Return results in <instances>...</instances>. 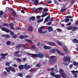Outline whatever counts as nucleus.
<instances>
[{
    "label": "nucleus",
    "instance_id": "obj_1",
    "mask_svg": "<svg viewBox=\"0 0 78 78\" xmlns=\"http://www.w3.org/2000/svg\"><path fill=\"white\" fill-rule=\"evenodd\" d=\"M31 67L30 65L27 66V64H25L24 65H20L19 66L18 68L20 70H22L23 69H25V70H27Z\"/></svg>",
    "mask_w": 78,
    "mask_h": 78
},
{
    "label": "nucleus",
    "instance_id": "obj_2",
    "mask_svg": "<svg viewBox=\"0 0 78 78\" xmlns=\"http://www.w3.org/2000/svg\"><path fill=\"white\" fill-rule=\"evenodd\" d=\"M5 70H6L7 72H8L9 73L10 72V70H11L12 72H16L15 68H14V67H12L11 66H9L8 68V67H5Z\"/></svg>",
    "mask_w": 78,
    "mask_h": 78
},
{
    "label": "nucleus",
    "instance_id": "obj_3",
    "mask_svg": "<svg viewBox=\"0 0 78 78\" xmlns=\"http://www.w3.org/2000/svg\"><path fill=\"white\" fill-rule=\"evenodd\" d=\"M45 26H41V27L38 29L39 33L41 34L44 33V34H45V33H47V31H43L42 32V30L45 29Z\"/></svg>",
    "mask_w": 78,
    "mask_h": 78
},
{
    "label": "nucleus",
    "instance_id": "obj_4",
    "mask_svg": "<svg viewBox=\"0 0 78 78\" xmlns=\"http://www.w3.org/2000/svg\"><path fill=\"white\" fill-rule=\"evenodd\" d=\"M55 57V56L54 55L51 56L50 57L51 60L50 62L52 64H54L55 62H56V59L54 58Z\"/></svg>",
    "mask_w": 78,
    "mask_h": 78
},
{
    "label": "nucleus",
    "instance_id": "obj_5",
    "mask_svg": "<svg viewBox=\"0 0 78 78\" xmlns=\"http://www.w3.org/2000/svg\"><path fill=\"white\" fill-rule=\"evenodd\" d=\"M27 46H28V44H20L16 45V48H19L22 47H23V48H25V47H27Z\"/></svg>",
    "mask_w": 78,
    "mask_h": 78
},
{
    "label": "nucleus",
    "instance_id": "obj_6",
    "mask_svg": "<svg viewBox=\"0 0 78 78\" xmlns=\"http://www.w3.org/2000/svg\"><path fill=\"white\" fill-rule=\"evenodd\" d=\"M64 62H66L67 61L69 63L70 62V58L68 56H64L63 58Z\"/></svg>",
    "mask_w": 78,
    "mask_h": 78
},
{
    "label": "nucleus",
    "instance_id": "obj_7",
    "mask_svg": "<svg viewBox=\"0 0 78 78\" xmlns=\"http://www.w3.org/2000/svg\"><path fill=\"white\" fill-rule=\"evenodd\" d=\"M66 18V23H68V22H69L70 20L69 19H72V16H67L65 17Z\"/></svg>",
    "mask_w": 78,
    "mask_h": 78
},
{
    "label": "nucleus",
    "instance_id": "obj_8",
    "mask_svg": "<svg viewBox=\"0 0 78 78\" xmlns=\"http://www.w3.org/2000/svg\"><path fill=\"white\" fill-rule=\"evenodd\" d=\"M27 55H31L32 58H37V54H32L30 53H27Z\"/></svg>",
    "mask_w": 78,
    "mask_h": 78
},
{
    "label": "nucleus",
    "instance_id": "obj_9",
    "mask_svg": "<svg viewBox=\"0 0 78 78\" xmlns=\"http://www.w3.org/2000/svg\"><path fill=\"white\" fill-rule=\"evenodd\" d=\"M37 55V57L39 58H43L44 57V55L43 54H42V53L41 52H39Z\"/></svg>",
    "mask_w": 78,
    "mask_h": 78
},
{
    "label": "nucleus",
    "instance_id": "obj_10",
    "mask_svg": "<svg viewBox=\"0 0 78 78\" xmlns=\"http://www.w3.org/2000/svg\"><path fill=\"white\" fill-rule=\"evenodd\" d=\"M8 55V53H6L5 54H1V58L2 59H5V57L6 56H7Z\"/></svg>",
    "mask_w": 78,
    "mask_h": 78
},
{
    "label": "nucleus",
    "instance_id": "obj_11",
    "mask_svg": "<svg viewBox=\"0 0 78 78\" xmlns=\"http://www.w3.org/2000/svg\"><path fill=\"white\" fill-rule=\"evenodd\" d=\"M28 37V36L27 35L23 36L22 35H20L19 37V38L21 39H23L24 38H27Z\"/></svg>",
    "mask_w": 78,
    "mask_h": 78
},
{
    "label": "nucleus",
    "instance_id": "obj_12",
    "mask_svg": "<svg viewBox=\"0 0 78 78\" xmlns=\"http://www.w3.org/2000/svg\"><path fill=\"white\" fill-rule=\"evenodd\" d=\"M35 20V17L34 16H32L31 17H30L29 19V22H31L32 21H34Z\"/></svg>",
    "mask_w": 78,
    "mask_h": 78
},
{
    "label": "nucleus",
    "instance_id": "obj_13",
    "mask_svg": "<svg viewBox=\"0 0 78 78\" xmlns=\"http://www.w3.org/2000/svg\"><path fill=\"white\" fill-rule=\"evenodd\" d=\"M56 51L58 53V54H60L62 56H64V53L62 52H61L60 51H59L58 49H56Z\"/></svg>",
    "mask_w": 78,
    "mask_h": 78
},
{
    "label": "nucleus",
    "instance_id": "obj_14",
    "mask_svg": "<svg viewBox=\"0 0 78 78\" xmlns=\"http://www.w3.org/2000/svg\"><path fill=\"white\" fill-rule=\"evenodd\" d=\"M63 49H64L65 53H67L68 52V49L66 47H63Z\"/></svg>",
    "mask_w": 78,
    "mask_h": 78
},
{
    "label": "nucleus",
    "instance_id": "obj_15",
    "mask_svg": "<svg viewBox=\"0 0 78 78\" xmlns=\"http://www.w3.org/2000/svg\"><path fill=\"white\" fill-rule=\"evenodd\" d=\"M6 44L7 46H9L11 44V41H8L6 42Z\"/></svg>",
    "mask_w": 78,
    "mask_h": 78
},
{
    "label": "nucleus",
    "instance_id": "obj_16",
    "mask_svg": "<svg viewBox=\"0 0 78 78\" xmlns=\"http://www.w3.org/2000/svg\"><path fill=\"white\" fill-rule=\"evenodd\" d=\"M73 43H77L78 44V40L76 38L74 39L72 41Z\"/></svg>",
    "mask_w": 78,
    "mask_h": 78
},
{
    "label": "nucleus",
    "instance_id": "obj_17",
    "mask_svg": "<svg viewBox=\"0 0 78 78\" xmlns=\"http://www.w3.org/2000/svg\"><path fill=\"white\" fill-rule=\"evenodd\" d=\"M56 51V49H53L50 50V51L51 53H55V51Z\"/></svg>",
    "mask_w": 78,
    "mask_h": 78
},
{
    "label": "nucleus",
    "instance_id": "obj_18",
    "mask_svg": "<svg viewBox=\"0 0 78 78\" xmlns=\"http://www.w3.org/2000/svg\"><path fill=\"white\" fill-rule=\"evenodd\" d=\"M48 19H49V16H48L47 17H46L45 19L44 23H46V22H48Z\"/></svg>",
    "mask_w": 78,
    "mask_h": 78
},
{
    "label": "nucleus",
    "instance_id": "obj_19",
    "mask_svg": "<svg viewBox=\"0 0 78 78\" xmlns=\"http://www.w3.org/2000/svg\"><path fill=\"white\" fill-rule=\"evenodd\" d=\"M25 40L26 42H29V43H30V44H32L33 43V42H32V41L30 40H28L27 39H25Z\"/></svg>",
    "mask_w": 78,
    "mask_h": 78
},
{
    "label": "nucleus",
    "instance_id": "obj_20",
    "mask_svg": "<svg viewBox=\"0 0 78 78\" xmlns=\"http://www.w3.org/2000/svg\"><path fill=\"white\" fill-rule=\"evenodd\" d=\"M37 10H38L39 11H41V9L39 8H38L37 9H36V8H34L33 9V11H37Z\"/></svg>",
    "mask_w": 78,
    "mask_h": 78
},
{
    "label": "nucleus",
    "instance_id": "obj_21",
    "mask_svg": "<svg viewBox=\"0 0 78 78\" xmlns=\"http://www.w3.org/2000/svg\"><path fill=\"white\" fill-rule=\"evenodd\" d=\"M49 45H52V46H55L56 45V44L53 42H49Z\"/></svg>",
    "mask_w": 78,
    "mask_h": 78
},
{
    "label": "nucleus",
    "instance_id": "obj_22",
    "mask_svg": "<svg viewBox=\"0 0 78 78\" xmlns=\"http://www.w3.org/2000/svg\"><path fill=\"white\" fill-rule=\"evenodd\" d=\"M38 3H39V1L37 0H35L34 2V3H33V5H36L38 4Z\"/></svg>",
    "mask_w": 78,
    "mask_h": 78
},
{
    "label": "nucleus",
    "instance_id": "obj_23",
    "mask_svg": "<svg viewBox=\"0 0 78 78\" xmlns=\"http://www.w3.org/2000/svg\"><path fill=\"white\" fill-rule=\"evenodd\" d=\"M28 30L29 31H30V32H31L33 30V27H30Z\"/></svg>",
    "mask_w": 78,
    "mask_h": 78
},
{
    "label": "nucleus",
    "instance_id": "obj_24",
    "mask_svg": "<svg viewBox=\"0 0 78 78\" xmlns=\"http://www.w3.org/2000/svg\"><path fill=\"white\" fill-rule=\"evenodd\" d=\"M48 15V13L46 12V13H44V14L41 15V17H44L45 16H47Z\"/></svg>",
    "mask_w": 78,
    "mask_h": 78
},
{
    "label": "nucleus",
    "instance_id": "obj_25",
    "mask_svg": "<svg viewBox=\"0 0 78 78\" xmlns=\"http://www.w3.org/2000/svg\"><path fill=\"white\" fill-rule=\"evenodd\" d=\"M77 28V27H76V26H74L73 27H72V31H75V30H76Z\"/></svg>",
    "mask_w": 78,
    "mask_h": 78
},
{
    "label": "nucleus",
    "instance_id": "obj_26",
    "mask_svg": "<svg viewBox=\"0 0 78 78\" xmlns=\"http://www.w3.org/2000/svg\"><path fill=\"white\" fill-rule=\"evenodd\" d=\"M54 77L56 78H60L61 76H60V75L59 74H55V76Z\"/></svg>",
    "mask_w": 78,
    "mask_h": 78
},
{
    "label": "nucleus",
    "instance_id": "obj_27",
    "mask_svg": "<svg viewBox=\"0 0 78 78\" xmlns=\"http://www.w3.org/2000/svg\"><path fill=\"white\" fill-rule=\"evenodd\" d=\"M67 9H61L60 10L61 12H64L65 11H66L67 10Z\"/></svg>",
    "mask_w": 78,
    "mask_h": 78
},
{
    "label": "nucleus",
    "instance_id": "obj_28",
    "mask_svg": "<svg viewBox=\"0 0 78 78\" xmlns=\"http://www.w3.org/2000/svg\"><path fill=\"white\" fill-rule=\"evenodd\" d=\"M53 31V28L51 27H49V32H51V31Z\"/></svg>",
    "mask_w": 78,
    "mask_h": 78
},
{
    "label": "nucleus",
    "instance_id": "obj_29",
    "mask_svg": "<svg viewBox=\"0 0 78 78\" xmlns=\"http://www.w3.org/2000/svg\"><path fill=\"white\" fill-rule=\"evenodd\" d=\"M43 48L44 49H45L46 50H48L49 49V46H44L43 47Z\"/></svg>",
    "mask_w": 78,
    "mask_h": 78
},
{
    "label": "nucleus",
    "instance_id": "obj_30",
    "mask_svg": "<svg viewBox=\"0 0 78 78\" xmlns=\"http://www.w3.org/2000/svg\"><path fill=\"white\" fill-rule=\"evenodd\" d=\"M17 75L20 76V77H23V74L21 73H17Z\"/></svg>",
    "mask_w": 78,
    "mask_h": 78
},
{
    "label": "nucleus",
    "instance_id": "obj_31",
    "mask_svg": "<svg viewBox=\"0 0 78 78\" xmlns=\"http://www.w3.org/2000/svg\"><path fill=\"white\" fill-rule=\"evenodd\" d=\"M36 70V69L35 68H33L30 69L29 71L30 72H34V71H35Z\"/></svg>",
    "mask_w": 78,
    "mask_h": 78
},
{
    "label": "nucleus",
    "instance_id": "obj_32",
    "mask_svg": "<svg viewBox=\"0 0 78 78\" xmlns=\"http://www.w3.org/2000/svg\"><path fill=\"white\" fill-rule=\"evenodd\" d=\"M50 75H51V76H53L54 77H55V73H54V72H52L51 73H50Z\"/></svg>",
    "mask_w": 78,
    "mask_h": 78
},
{
    "label": "nucleus",
    "instance_id": "obj_33",
    "mask_svg": "<svg viewBox=\"0 0 78 78\" xmlns=\"http://www.w3.org/2000/svg\"><path fill=\"white\" fill-rule=\"evenodd\" d=\"M16 11H15L13 10L12 12V15L13 16H16Z\"/></svg>",
    "mask_w": 78,
    "mask_h": 78
},
{
    "label": "nucleus",
    "instance_id": "obj_34",
    "mask_svg": "<svg viewBox=\"0 0 78 78\" xmlns=\"http://www.w3.org/2000/svg\"><path fill=\"white\" fill-rule=\"evenodd\" d=\"M9 24L6 23H4L3 25V27H9Z\"/></svg>",
    "mask_w": 78,
    "mask_h": 78
},
{
    "label": "nucleus",
    "instance_id": "obj_35",
    "mask_svg": "<svg viewBox=\"0 0 78 78\" xmlns=\"http://www.w3.org/2000/svg\"><path fill=\"white\" fill-rule=\"evenodd\" d=\"M57 43L59 45H60V46H62V43H61V42L57 41Z\"/></svg>",
    "mask_w": 78,
    "mask_h": 78
},
{
    "label": "nucleus",
    "instance_id": "obj_36",
    "mask_svg": "<svg viewBox=\"0 0 78 78\" xmlns=\"http://www.w3.org/2000/svg\"><path fill=\"white\" fill-rule=\"evenodd\" d=\"M75 0H72L70 2V3L71 5H73V4H74L75 3V2H76Z\"/></svg>",
    "mask_w": 78,
    "mask_h": 78
},
{
    "label": "nucleus",
    "instance_id": "obj_37",
    "mask_svg": "<svg viewBox=\"0 0 78 78\" xmlns=\"http://www.w3.org/2000/svg\"><path fill=\"white\" fill-rule=\"evenodd\" d=\"M49 21H50L51 22H53V18H50V16H49Z\"/></svg>",
    "mask_w": 78,
    "mask_h": 78
},
{
    "label": "nucleus",
    "instance_id": "obj_38",
    "mask_svg": "<svg viewBox=\"0 0 78 78\" xmlns=\"http://www.w3.org/2000/svg\"><path fill=\"white\" fill-rule=\"evenodd\" d=\"M5 32H6V33H9V32H10V30L6 28L5 30Z\"/></svg>",
    "mask_w": 78,
    "mask_h": 78
},
{
    "label": "nucleus",
    "instance_id": "obj_39",
    "mask_svg": "<svg viewBox=\"0 0 78 78\" xmlns=\"http://www.w3.org/2000/svg\"><path fill=\"white\" fill-rule=\"evenodd\" d=\"M17 61L18 62H21L22 61V59H20V58H16V59Z\"/></svg>",
    "mask_w": 78,
    "mask_h": 78
},
{
    "label": "nucleus",
    "instance_id": "obj_40",
    "mask_svg": "<svg viewBox=\"0 0 78 78\" xmlns=\"http://www.w3.org/2000/svg\"><path fill=\"white\" fill-rule=\"evenodd\" d=\"M67 30H72V27L69 26L68 27Z\"/></svg>",
    "mask_w": 78,
    "mask_h": 78
},
{
    "label": "nucleus",
    "instance_id": "obj_41",
    "mask_svg": "<svg viewBox=\"0 0 78 78\" xmlns=\"http://www.w3.org/2000/svg\"><path fill=\"white\" fill-rule=\"evenodd\" d=\"M36 66H37V67H41V63H38L36 65Z\"/></svg>",
    "mask_w": 78,
    "mask_h": 78
},
{
    "label": "nucleus",
    "instance_id": "obj_42",
    "mask_svg": "<svg viewBox=\"0 0 78 78\" xmlns=\"http://www.w3.org/2000/svg\"><path fill=\"white\" fill-rule=\"evenodd\" d=\"M56 30L58 31V32H61V31H62V30L59 28L57 29Z\"/></svg>",
    "mask_w": 78,
    "mask_h": 78
},
{
    "label": "nucleus",
    "instance_id": "obj_43",
    "mask_svg": "<svg viewBox=\"0 0 78 78\" xmlns=\"http://www.w3.org/2000/svg\"><path fill=\"white\" fill-rule=\"evenodd\" d=\"M10 35L11 36H12V35H14V32H13L10 31Z\"/></svg>",
    "mask_w": 78,
    "mask_h": 78
},
{
    "label": "nucleus",
    "instance_id": "obj_44",
    "mask_svg": "<svg viewBox=\"0 0 78 78\" xmlns=\"http://www.w3.org/2000/svg\"><path fill=\"white\" fill-rule=\"evenodd\" d=\"M17 35H14L12 36V38H17Z\"/></svg>",
    "mask_w": 78,
    "mask_h": 78
},
{
    "label": "nucleus",
    "instance_id": "obj_45",
    "mask_svg": "<svg viewBox=\"0 0 78 78\" xmlns=\"http://www.w3.org/2000/svg\"><path fill=\"white\" fill-rule=\"evenodd\" d=\"M10 64V63L9 62H6L5 63V65L6 66H9V65Z\"/></svg>",
    "mask_w": 78,
    "mask_h": 78
},
{
    "label": "nucleus",
    "instance_id": "obj_46",
    "mask_svg": "<svg viewBox=\"0 0 78 78\" xmlns=\"http://www.w3.org/2000/svg\"><path fill=\"white\" fill-rule=\"evenodd\" d=\"M10 37V35L8 34H6L5 38H7L8 39V38H9Z\"/></svg>",
    "mask_w": 78,
    "mask_h": 78
},
{
    "label": "nucleus",
    "instance_id": "obj_47",
    "mask_svg": "<svg viewBox=\"0 0 78 78\" xmlns=\"http://www.w3.org/2000/svg\"><path fill=\"white\" fill-rule=\"evenodd\" d=\"M3 11H1L0 12V16H2V15H3Z\"/></svg>",
    "mask_w": 78,
    "mask_h": 78
},
{
    "label": "nucleus",
    "instance_id": "obj_48",
    "mask_svg": "<svg viewBox=\"0 0 78 78\" xmlns=\"http://www.w3.org/2000/svg\"><path fill=\"white\" fill-rule=\"evenodd\" d=\"M6 28L5 27H2L1 28V29L2 31H5V30H6Z\"/></svg>",
    "mask_w": 78,
    "mask_h": 78
},
{
    "label": "nucleus",
    "instance_id": "obj_49",
    "mask_svg": "<svg viewBox=\"0 0 78 78\" xmlns=\"http://www.w3.org/2000/svg\"><path fill=\"white\" fill-rule=\"evenodd\" d=\"M73 65L76 66L77 65V63L76 62H73Z\"/></svg>",
    "mask_w": 78,
    "mask_h": 78
},
{
    "label": "nucleus",
    "instance_id": "obj_50",
    "mask_svg": "<svg viewBox=\"0 0 78 78\" xmlns=\"http://www.w3.org/2000/svg\"><path fill=\"white\" fill-rule=\"evenodd\" d=\"M3 73L4 75H6V76L8 75V73H7L6 72L4 71Z\"/></svg>",
    "mask_w": 78,
    "mask_h": 78
},
{
    "label": "nucleus",
    "instance_id": "obj_51",
    "mask_svg": "<svg viewBox=\"0 0 78 78\" xmlns=\"http://www.w3.org/2000/svg\"><path fill=\"white\" fill-rule=\"evenodd\" d=\"M35 48L36 47L34 45H33L31 47V48H32V49H35Z\"/></svg>",
    "mask_w": 78,
    "mask_h": 78
},
{
    "label": "nucleus",
    "instance_id": "obj_52",
    "mask_svg": "<svg viewBox=\"0 0 78 78\" xmlns=\"http://www.w3.org/2000/svg\"><path fill=\"white\" fill-rule=\"evenodd\" d=\"M19 53H20V51H16L15 53V54L17 55V54H18Z\"/></svg>",
    "mask_w": 78,
    "mask_h": 78
},
{
    "label": "nucleus",
    "instance_id": "obj_53",
    "mask_svg": "<svg viewBox=\"0 0 78 78\" xmlns=\"http://www.w3.org/2000/svg\"><path fill=\"white\" fill-rule=\"evenodd\" d=\"M43 20H38L37 21V22L38 23H40V22H42V21H43Z\"/></svg>",
    "mask_w": 78,
    "mask_h": 78
},
{
    "label": "nucleus",
    "instance_id": "obj_54",
    "mask_svg": "<svg viewBox=\"0 0 78 78\" xmlns=\"http://www.w3.org/2000/svg\"><path fill=\"white\" fill-rule=\"evenodd\" d=\"M10 29H11L12 30H15V28H14V27L13 26L10 27Z\"/></svg>",
    "mask_w": 78,
    "mask_h": 78
},
{
    "label": "nucleus",
    "instance_id": "obj_55",
    "mask_svg": "<svg viewBox=\"0 0 78 78\" xmlns=\"http://www.w3.org/2000/svg\"><path fill=\"white\" fill-rule=\"evenodd\" d=\"M70 25H71V22H69L66 24V25L67 26H70Z\"/></svg>",
    "mask_w": 78,
    "mask_h": 78
},
{
    "label": "nucleus",
    "instance_id": "obj_56",
    "mask_svg": "<svg viewBox=\"0 0 78 78\" xmlns=\"http://www.w3.org/2000/svg\"><path fill=\"white\" fill-rule=\"evenodd\" d=\"M40 18H41V16H37V19L38 20H39L40 19Z\"/></svg>",
    "mask_w": 78,
    "mask_h": 78
},
{
    "label": "nucleus",
    "instance_id": "obj_57",
    "mask_svg": "<svg viewBox=\"0 0 78 78\" xmlns=\"http://www.w3.org/2000/svg\"><path fill=\"white\" fill-rule=\"evenodd\" d=\"M48 11V9H44V12H47Z\"/></svg>",
    "mask_w": 78,
    "mask_h": 78
},
{
    "label": "nucleus",
    "instance_id": "obj_58",
    "mask_svg": "<svg viewBox=\"0 0 78 78\" xmlns=\"http://www.w3.org/2000/svg\"><path fill=\"white\" fill-rule=\"evenodd\" d=\"M9 10H10V11H13L14 10V9H13L11 8H9Z\"/></svg>",
    "mask_w": 78,
    "mask_h": 78
},
{
    "label": "nucleus",
    "instance_id": "obj_59",
    "mask_svg": "<svg viewBox=\"0 0 78 78\" xmlns=\"http://www.w3.org/2000/svg\"><path fill=\"white\" fill-rule=\"evenodd\" d=\"M9 26L10 27H11L13 26V24L12 23H10L9 24Z\"/></svg>",
    "mask_w": 78,
    "mask_h": 78
},
{
    "label": "nucleus",
    "instance_id": "obj_60",
    "mask_svg": "<svg viewBox=\"0 0 78 78\" xmlns=\"http://www.w3.org/2000/svg\"><path fill=\"white\" fill-rule=\"evenodd\" d=\"M75 25H78V22L76 21L75 22Z\"/></svg>",
    "mask_w": 78,
    "mask_h": 78
},
{
    "label": "nucleus",
    "instance_id": "obj_61",
    "mask_svg": "<svg viewBox=\"0 0 78 78\" xmlns=\"http://www.w3.org/2000/svg\"><path fill=\"white\" fill-rule=\"evenodd\" d=\"M12 66H13V67H16L17 66V65L16 64H14Z\"/></svg>",
    "mask_w": 78,
    "mask_h": 78
},
{
    "label": "nucleus",
    "instance_id": "obj_62",
    "mask_svg": "<svg viewBox=\"0 0 78 78\" xmlns=\"http://www.w3.org/2000/svg\"><path fill=\"white\" fill-rule=\"evenodd\" d=\"M55 3L56 5H58V2H57L55 0Z\"/></svg>",
    "mask_w": 78,
    "mask_h": 78
},
{
    "label": "nucleus",
    "instance_id": "obj_63",
    "mask_svg": "<svg viewBox=\"0 0 78 78\" xmlns=\"http://www.w3.org/2000/svg\"><path fill=\"white\" fill-rule=\"evenodd\" d=\"M51 70V71H53L54 69L53 68H51L49 69V71Z\"/></svg>",
    "mask_w": 78,
    "mask_h": 78
},
{
    "label": "nucleus",
    "instance_id": "obj_64",
    "mask_svg": "<svg viewBox=\"0 0 78 78\" xmlns=\"http://www.w3.org/2000/svg\"><path fill=\"white\" fill-rule=\"evenodd\" d=\"M6 34L2 35V37H5L6 38Z\"/></svg>",
    "mask_w": 78,
    "mask_h": 78
}]
</instances>
